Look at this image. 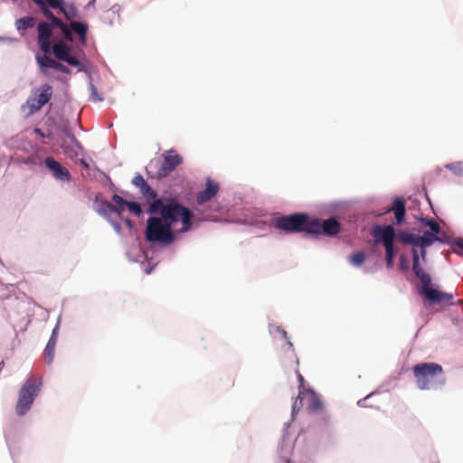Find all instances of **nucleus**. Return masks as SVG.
Segmentation results:
<instances>
[{
	"instance_id": "1",
	"label": "nucleus",
	"mask_w": 463,
	"mask_h": 463,
	"mask_svg": "<svg viewBox=\"0 0 463 463\" xmlns=\"http://www.w3.org/2000/svg\"><path fill=\"white\" fill-rule=\"evenodd\" d=\"M147 212L151 214L159 213L160 217L167 222L172 228L177 223H182V232H188L192 227L193 213L192 211L179 203L175 198L163 200L157 198L154 200Z\"/></svg>"
},
{
	"instance_id": "2",
	"label": "nucleus",
	"mask_w": 463,
	"mask_h": 463,
	"mask_svg": "<svg viewBox=\"0 0 463 463\" xmlns=\"http://www.w3.org/2000/svg\"><path fill=\"white\" fill-rule=\"evenodd\" d=\"M32 1L40 8L43 16L50 21V23L42 21L37 25V43L39 48L44 54H50L51 52V38L54 28H59L61 30L64 39L69 42H73L74 39L72 32L70 30V27L66 23L56 17L42 0Z\"/></svg>"
},
{
	"instance_id": "3",
	"label": "nucleus",
	"mask_w": 463,
	"mask_h": 463,
	"mask_svg": "<svg viewBox=\"0 0 463 463\" xmlns=\"http://www.w3.org/2000/svg\"><path fill=\"white\" fill-rule=\"evenodd\" d=\"M47 8L59 9L64 15L65 19L70 22L68 26L71 32H74L79 36V41L85 44L87 41L88 24L83 22L76 21L79 19L80 12L73 3L66 2L65 0H42Z\"/></svg>"
},
{
	"instance_id": "4",
	"label": "nucleus",
	"mask_w": 463,
	"mask_h": 463,
	"mask_svg": "<svg viewBox=\"0 0 463 463\" xmlns=\"http://www.w3.org/2000/svg\"><path fill=\"white\" fill-rule=\"evenodd\" d=\"M416 384L420 390L436 389L444 384L443 368L436 363H421L412 367Z\"/></svg>"
},
{
	"instance_id": "5",
	"label": "nucleus",
	"mask_w": 463,
	"mask_h": 463,
	"mask_svg": "<svg viewBox=\"0 0 463 463\" xmlns=\"http://www.w3.org/2000/svg\"><path fill=\"white\" fill-rule=\"evenodd\" d=\"M413 254V262H412V270L416 277L420 280L422 284V294L425 298L431 301L437 303H449L453 298V294L441 292L438 289L432 288L431 285V278L426 273L420 266L419 263V255L416 250H412Z\"/></svg>"
},
{
	"instance_id": "6",
	"label": "nucleus",
	"mask_w": 463,
	"mask_h": 463,
	"mask_svg": "<svg viewBox=\"0 0 463 463\" xmlns=\"http://www.w3.org/2000/svg\"><path fill=\"white\" fill-rule=\"evenodd\" d=\"M145 236L147 241L163 245L171 244L175 239L172 227L160 216L148 218Z\"/></svg>"
},
{
	"instance_id": "7",
	"label": "nucleus",
	"mask_w": 463,
	"mask_h": 463,
	"mask_svg": "<svg viewBox=\"0 0 463 463\" xmlns=\"http://www.w3.org/2000/svg\"><path fill=\"white\" fill-rule=\"evenodd\" d=\"M310 219L311 217L307 213H297L274 218L272 225L286 233L306 232L309 234Z\"/></svg>"
},
{
	"instance_id": "8",
	"label": "nucleus",
	"mask_w": 463,
	"mask_h": 463,
	"mask_svg": "<svg viewBox=\"0 0 463 463\" xmlns=\"http://www.w3.org/2000/svg\"><path fill=\"white\" fill-rule=\"evenodd\" d=\"M41 385V381L35 377H30L24 382L19 391L15 405V411L19 416L24 415L30 410L35 397L38 395Z\"/></svg>"
},
{
	"instance_id": "9",
	"label": "nucleus",
	"mask_w": 463,
	"mask_h": 463,
	"mask_svg": "<svg viewBox=\"0 0 463 463\" xmlns=\"http://www.w3.org/2000/svg\"><path fill=\"white\" fill-rule=\"evenodd\" d=\"M372 234L374 237V242H383L385 249L386 267L391 269L393 266L395 257L394 238L395 231L392 226H374Z\"/></svg>"
},
{
	"instance_id": "10",
	"label": "nucleus",
	"mask_w": 463,
	"mask_h": 463,
	"mask_svg": "<svg viewBox=\"0 0 463 463\" xmlns=\"http://www.w3.org/2000/svg\"><path fill=\"white\" fill-rule=\"evenodd\" d=\"M304 406L309 412H317L322 411L323 402L313 389H303L302 391H299L298 395L292 405V414L294 415Z\"/></svg>"
},
{
	"instance_id": "11",
	"label": "nucleus",
	"mask_w": 463,
	"mask_h": 463,
	"mask_svg": "<svg viewBox=\"0 0 463 463\" xmlns=\"http://www.w3.org/2000/svg\"><path fill=\"white\" fill-rule=\"evenodd\" d=\"M52 87L49 84H43L36 88L23 108L28 109V116H32L46 105L52 97Z\"/></svg>"
},
{
	"instance_id": "12",
	"label": "nucleus",
	"mask_w": 463,
	"mask_h": 463,
	"mask_svg": "<svg viewBox=\"0 0 463 463\" xmlns=\"http://www.w3.org/2000/svg\"><path fill=\"white\" fill-rule=\"evenodd\" d=\"M309 234L315 237L320 235L335 236L340 232L341 224L335 218L321 221L319 218H311Z\"/></svg>"
},
{
	"instance_id": "13",
	"label": "nucleus",
	"mask_w": 463,
	"mask_h": 463,
	"mask_svg": "<svg viewBox=\"0 0 463 463\" xmlns=\"http://www.w3.org/2000/svg\"><path fill=\"white\" fill-rule=\"evenodd\" d=\"M51 50H52L55 58L59 61H65L74 67H79V71L81 70V63L79 59L71 55V48L63 41L54 43Z\"/></svg>"
},
{
	"instance_id": "14",
	"label": "nucleus",
	"mask_w": 463,
	"mask_h": 463,
	"mask_svg": "<svg viewBox=\"0 0 463 463\" xmlns=\"http://www.w3.org/2000/svg\"><path fill=\"white\" fill-rule=\"evenodd\" d=\"M183 164V158L181 156L175 153V150H169L163 155V163L157 172L158 178L166 177L172 173L177 166Z\"/></svg>"
},
{
	"instance_id": "15",
	"label": "nucleus",
	"mask_w": 463,
	"mask_h": 463,
	"mask_svg": "<svg viewBox=\"0 0 463 463\" xmlns=\"http://www.w3.org/2000/svg\"><path fill=\"white\" fill-rule=\"evenodd\" d=\"M36 61L44 75H48L47 68L54 69L65 74L71 73V70L67 66L51 58L50 54L37 55Z\"/></svg>"
},
{
	"instance_id": "16",
	"label": "nucleus",
	"mask_w": 463,
	"mask_h": 463,
	"mask_svg": "<svg viewBox=\"0 0 463 463\" xmlns=\"http://www.w3.org/2000/svg\"><path fill=\"white\" fill-rule=\"evenodd\" d=\"M45 165L52 172V175L56 180L62 182H69L71 179V175L69 170L57 162L53 157H46L44 160Z\"/></svg>"
},
{
	"instance_id": "17",
	"label": "nucleus",
	"mask_w": 463,
	"mask_h": 463,
	"mask_svg": "<svg viewBox=\"0 0 463 463\" xmlns=\"http://www.w3.org/2000/svg\"><path fill=\"white\" fill-rule=\"evenodd\" d=\"M219 184L213 182L211 178L206 179L205 189L199 192L196 195V203L203 204L214 197L219 192Z\"/></svg>"
},
{
	"instance_id": "18",
	"label": "nucleus",
	"mask_w": 463,
	"mask_h": 463,
	"mask_svg": "<svg viewBox=\"0 0 463 463\" xmlns=\"http://www.w3.org/2000/svg\"><path fill=\"white\" fill-rule=\"evenodd\" d=\"M405 204L406 201L402 197H396L392 202V207L387 210V212L392 211L394 213L397 224L404 221L406 214Z\"/></svg>"
},
{
	"instance_id": "19",
	"label": "nucleus",
	"mask_w": 463,
	"mask_h": 463,
	"mask_svg": "<svg viewBox=\"0 0 463 463\" xmlns=\"http://www.w3.org/2000/svg\"><path fill=\"white\" fill-rule=\"evenodd\" d=\"M94 207L100 215L108 219L116 213V206L111 203L100 200L99 196L96 197Z\"/></svg>"
},
{
	"instance_id": "20",
	"label": "nucleus",
	"mask_w": 463,
	"mask_h": 463,
	"mask_svg": "<svg viewBox=\"0 0 463 463\" xmlns=\"http://www.w3.org/2000/svg\"><path fill=\"white\" fill-rule=\"evenodd\" d=\"M436 241H441L437 235L430 232H425L423 235H415L413 240V246H419L421 249H426L427 247L432 245V243Z\"/></svg>"
},
{
	"instance_id": "21",
	"label": "nucleus",
	"mask_w": 463,
	"mask_h": 463,
	"mask_svg": "<svg viewBox=\"0 0 463 463\" xmlns=\"http://www.w3.org/2000/svg\"><path fill=\"white\" fill-rule=\"evenodd\" d=\"M36 18L33 16H24L17 19L14 23L15 29L21 36L26 34L28 29H32L36 24Z\"/></svg>"
},
{
	"instance_id": "22",
	"label": "nucleus",
	"mask_w": 463,
	"mask_h": 463,
	"mask_svg": "<svg viewBox=\"0 0 463 463\" xmlns=\"http://www.w3.org/2000/svg\"><path fill=\"white\" fill-rule=\"evenodd\" d=\"M57 339H58L57 335H51V337L46 345V347L44 349L45 359L49 364L52 363L53 358H54Z\"/></svg>"
},
{
	"instance_id": "23",
	"label": "nucleus",
	"mask_w": 463,
	"mask_h": 463,
	"mask_svg": "<svg viewBox=\"0 0 463 463\" xmlns=\"http://www.w3.org/2000/svg\"><path fill=\"white\" fill-rule=\"evenodd\" d=\"M126 205L128 210L136 216H139L142 213V209L139 203L135 202H125L121 197L118 196V209L123 208Z\"/></svg>"
},
{
	"instance_id": "24",
	"label": "nucleus",
	"mask_w": 463,
	"mask_h": 463,
	"mask_svg": "<svg viewBox=\"0 0 463 463\" xmlns=\"http://www.w3.org/2000/svg\"><path fill=\"white\" fill-rule=\"evenodd\" d=\"M420 222L424 223L426 226H429L432 233H434L435 235L439 233L441 231L439 224L433 219L421 218Z\"/></svg>"
},
{
	"instance_id": "25",
	"label": "nucleus",
	"mask_w": 463,
	"mask_h": 463,
	"mask_svg": "<svg viewBox=\"0 0 463 463\" xmlns=\"http://www.w3.org/2000/svg\"><path fill=\"white\" fill-rule=\"evenodd\" d=\"M350 262L354 266L362 265L365 260V254L364 251H358L350 256Z\"/></svg>"
},
{
	"instance_id": "26",
	"label": "nucleus",
	"mask_w": 463,
	"mask_h": 463,
	"mask_svg": "<svg viewBox=\"0 0 463 463\" xmlns=\"http://www.w3.org/2000/svg\"><path fill=\"white\" fill-rule=\"evenodd\" d=\"M446 168L449 169L457 175L463 176V162H456L452 164H448Z\"/></svg>"
},
{
	"instance_id": "27",
	"label": "nucleus",
	"mask_w": 463,
	"mask_h": 463,
	"mask_svg": "<svg viewBox=\"0 0 463 463\" xmlns=\"http://www.w3.org/2000/svg\"><path fill=\"white\" fill-rule=\"evenodd\" d=\"M398 237H399V240L403 243L411 244V245L413 243L414 234H412V233H409L406 232H401L398 234Z\"/></svg>"
},
{
	"instance_id": "28",
	"label": "nucleus",
	"mask_w": 463,
	"mask_h": 463,
	"mask_svg": "<svg viewBox=\"0 0 463 463\" xmlns=\"http://www.w3.org/2000/svg\"><path fill=\"white\" fill-rule=\"evenodd\" d=\"M141 194L146 197L147 199H155L156 197V193L150 187L149 184H146L140 190Z\"/></svg>"
},
{
	"instance_id": "29",
	"label": "nucleus",
	"mask_w": 463,
	"mask_h": 463,
	"mask_svg": "<svg viewBox=\"0 0 463 463\" xmlns=\"http://www.w3.org/2000/svg\"><path fill=\"white\" fill-rule=\"evenodd\" d=\"M453 251L463 257V238H458L454 241Z\"/></svg>"
},
{
	"instance_id": "30",
	"label": "nucleus",
	"mask_w": 463,
	"mask_h": 463,
	"mask_svg": "<svg viewBox=\"0 0 463 463\" xmlns=\"http://www.w3.org/2000/svg\"><path fill=\"white\" fill-rule=\"evenodd\" d=\"M133 184L138 187L140 190L145 187L146 184H148L145 179L143 178L142 175H137V176L134 177L133 179Z\"/></svg>"
},
{
	"instance_id": "31",
	"label": "nucleus",
	"mask_w": 463,
	"mask_h": 463,
	"mask_svg": "<svg viewBox=\"0 0 463 463\" xmlns=\"http://www.w3.org/2000/svg\"><path fill=\"white\" fill-rule=\"evenodd\" d=\"M61 148H62L63 153L70 157H74V156H78L77 152H75L72 148L66 146L65 144L61 145Z\"/></svg>"
},
{
	"instance_id": "32",
	"label": "nucleus",
	"mask_w": 463,
	"mask_h": 463,
	"mask_svg": "<svg viewBox=\"0 0 463 463\" xmlns=\"http://www.w3.org/2000/svg\"><path fill=\"white\" fill-rule=\"evenodd\" d=\"M399 266L402 270L407 271L409 269V262L405 255L400 257Z\"/></svg>"
},
{
	"instance_id": "33",
	"label": "nucleus",
	"mask_w": 463,
	"mask_h": 463,
	"mask_svg": "<svg viewBox=\"0 0 463 463\" xmlns=\"http://www.w3.org/2000/svg\"><path fill=\"white\" fill-rule=\"evenodd\" d=\"M296 373H297V376H298V382H299L298 389H299V391H302L303 389H306V388L304 387V382H305L304 377H303V375L300 373V372H299V370H298V369H297Z\"/></svg>"
},
{
	"instance_id": "34",
	"label": "nucleus",
	"mask_w": 463,
	"mask_h": 463,
	"mask_svg": "<svg viewBox=\"0 0 463 463\" xmlns=\"http://www.w3.org/2000/svg\"><path fill=\"white\" fill-rule=\"evenodd\" d=\"M71 139V142L74 144V146L80 149H82V146L80 144V142L77 140V138L74 137V135H71L70 136Z\"/></svg>"
},
{
	"instance_id": "35",
	"label": "nucleus",
	"mask_w": 463,
	"mask_h": 463,
	"mask_svg": "<svg viewBox=\"0 0 463 463\" xmlns=\"http://www.w3.org/2000/svg\"><path fill=\"white\" fill-rule=\"evenodd\" d=\"M34 133H36L37 135H39L42 137H45V135L43 134V132L40 128H34Z\"/></svg>"
},
{
	"instance_id": "36",
	"label": "nucleus",
	"mask_w": 463,
	"mask_h": 463,
	"mask_svg": "<svg viewBox=\"0 0 463 463\" xmlns=\"http://www.w3.org/2000/svg\"><path fill=\"white\" fill-rule=\"evenodd\" d=\"M58 329L59 326H56L54 329L52 330V335H57L58 336Z\"/></svg>"
},
{
	"instance_id": "37",
	"label": "nucleus",
	"mask_w": 463,
	"mask_h": 463,
	"mask_svg": "<svg viewBox=\"0 0 463 463\" xmlns=\"http://www.w3.org/2000/svg\"><path fill=\"white\" fill-rule=\"evenodd\" d=\"M420 256H421V258L423 260L426 258V250H425V249H421Z\"/></svg>"
},
{
	"instance_id": "38",
	"label": "nucleus",
	"mask_w": 463,
	"mask_h": 463,
	"mask_svg": "<svg viewBox=\"0 0 463 463\" xmlns=\"http://www.w3.org/2000/svg\"><path fill=\"white\" fill-rule=\"evenodd\" d=\"M280 463H290L288 459L287 458H282Z\"/></svg>"
},
{
	"instance_id": "39",
	"label": "nucleus",
	"mask_w": 463,
	"mask_h": 463,
	"mask_svg": "<svg viewBox=\"0 0 463 463\" xmlns=\"http://www.w3.org/2000/svg\"><path fill=\"white\" fill-rule=\"evenodd\" d=\"M111 199L116 202V194H113Z\"/></svg>"
}]
</instances>
